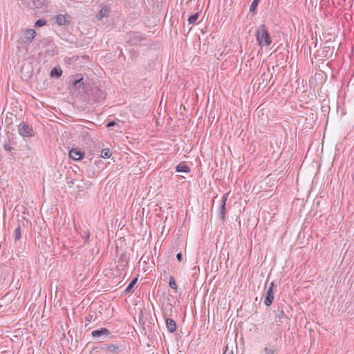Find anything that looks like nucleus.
I'll list each match as a JSON object with an SVG mask.
<instances>
[{
  "mask_svg": "<svg viewBox=\"0 0 354 354\" xmlns=\"http://www.w3.org/2000/svg\"><path fill=\"white\" fill-rule=\"evenodd\" d=\"M36 35L35 30L29 28L24 30L23 35L17 40V47L20 51H28L29 45Z\"/></svg>",
  "mask_w": 354,
  "mask_h": 354,
  "instance_id": "f257e3e1",
  "label": "nucleus"
},
{
  "mask_svg": "<svg viewBox=\"0 0 354 354\" xmlns=\"http://www.w3.org/2000/svg\"><path fill=\"white\" fill-rule=\"evenodd\" d=\"M257 43L261 46H268L272 43V39L264 24L260 25L255 32Z\"/></svg>",
  "mask_w": 354,
  "mask_h": 354,
  "instance_id": "f03ea898",
  "label": "nucleus"
},
{
  "mask_svg": "<svg viewBox=\"0 0 354 354\" xmlns=\"http://www.w3.org/2000/svg\"><path fill=\"white\" fill-rule=\"evenodd\" d=\"M122 350V346L118 344H104L100 347H94L93 348V351H96L99 354H103V353L120 354Z\"/></svg>",
  "mask_w": 354,
  "mask_h": 354,
  "instance_id": "7ed1b4c3",
  "label": "nucleus"
},
{
  "mask_svg": "<svg viewBox=\"0 0 354 354\" xmlns=\"http://www.w3.org/2000/svg\"><path fill=\"white\" fill-rule=\"evenodd\" d=\"M18 131L21 136L23 138H31L35 136V131L33 127L24 122H21L18 125Z\"/></svg>",
  "mask_w": 354,
  "mask_h": 354,
  "instance_id": "20e7f679",
  "label": "nucleus"
},
{
  "mask_svg": "<svg viewBox=\"0 0 354 354\" xmlns=\"http://www.w3.org/2000/svg\"><path fill=\"white\" fill-rule=\"evenodd\" d=\"M145 40L138 32H129L126 36V41L133 46H141Z\"/></svg>",
  "mask_w": 354,
  "mask_h": 354,
  "instance_id": "39448f33",
  "label": "nucleus"
},
{
  "mask_svg": "<svg viewBox=\"0 0 354 354\" xmlns=\"http://www.w3.org/2000/svg\"><path fill=\"white\" fill-rule=\"evenodd\" d=\"M111 331L106 328H100L91 332L93 337L97 339L100 342H104L111 337Z\"/></svg>",
  "mask_w": 354,
  "mask_h": 354,
  "instance_id": "423d86ee",
  "label": "nucleus"
},
{
  "mask_svg": "<svg viewBox=\"0 0 354 354\" xmlns=\"http://www.w3.org/2000/svg\"><path fill=\"white\" fill-rule=\"evenodd\" d=\"M90 97L94 102H100L104 100V91L98 86H94L91 90Z\"/></svg>",
  "mask_w": 354,
  "mask_h": 354,
  "instance_id": "0eeeda50",
  "label": "nucleus"
},
{
  "mask_svg": "<svg viewBox=\"0 0 354 354\" xmlns=\"http://www.w3.org/2000/svg\"><path fill=\"white\" fill-rule=\"evenodd\" d=\"M272 78V74L270 72L269 68L264 71L261 75L260 78L258 79V89L260 88H265Z\"/></svg>",
  "mask_w": 354,
  "mask_h": 354,
  "instance_id": "6e6552de",
  "label": "nucleus"
},
{
  "mask_svg": "<svg viewBox=\"0 0 354 354\" xmlns=\"http://www.w3.org/2000/svg\"><path fill=\"white\" fill-rule=\"evenodd\" d=\"M274 300V292L272 287H269L263 295V303L266 306H270Z\"/></svg>",
  "mask_w": 354,
  "mask_h": 354,
  "instance_id": "1a4fd4ad",
  "label": "nucleus"
},
{
  "mask_svg": "<svg viewBox=\"0 0 354 354\" xmlns=\"http://www.w3.org/2000/svg\"><path fill=\"white\" fill-rule=\"evenodd\" d=\"M55 19V23L59 26H68L71 24V17L68 15H58Z\"/></svg>",
  "mask_w": 354,
  "mask_h": 354,
  "instance_id": "9d476101",
  "label": "nucleus"
},
{
  "mask_svg": "<svg viewBox=\"0 0 354 354\" xmlns=\"http://www.w3.org/2000/svg\"><path fill=\"white\" fill-rule=\"evenodd\" d=\"M228 197V194H225L222 196L221 203L219 207V217L222 221H224L225 216V205Z\"/></svg>",
  "mask_w": 354,
  "mask_h": 354,
  "instance_id": "9b49d317",
  "label": "nucleus"
},
{
  "mask_svg": "<svg viewBox=\"0 0 354 354\" xmlns=\"http://www.w3.org/2000/svg\"><path fill=\"white\" fill-rule=\"evenodd\" d=\"M84 156V152L76 149H72L69 151V157L70 158L74 160H79L83 158Z\"/></svg>",
  "mask_w": 354,
  "mask_h": 354,
  "instance_id": "f8f14e48",
  "label": "nucleus"
},
{
  "mask_svg": "<svg viewBox=\"0 0 354 354\" xmlns=\"http://www.w3.org/2000/svg\"><path fill=\"white\" fill-rule=\"evenodd\" d=\"M165 324L167 330L169 333H174L176 330V323L173 319L166 318Z\"/></svg>",
  "mask_w": 354,
  "mask_h": 354,
  "instance_id": "ddd939ff",
  "label": "nucleus"
},
{
  "mask_svg": "<svg viewBox=\"0 0 354 354\" xmlns=\"http://www.w3.org/2000/svg\"><path fill=\"white\" fill-rule=\"evenodd\" d=\"M276 318L280 322H283V319H288V317L286 316V313H284V311L283 310V307L281 306H278L277 313L276 314Z\"/></svg>",
  "mask_w": 354,
  "mask_h": 354,
  "instance_id": "4468645a",
  "label": "nucleus"
},
{
  "mask_svg": "<svg viewBox=\"0 0 354 354\" xmlns=\"http://www.w3.org/2000/svg\"><path fill=\"white\" fill-rule=\"evenodd\" d=\"M176 170L177 172L189 173L190 171V168L184 162H180L176 166Z\"/></svg>",
  "mask_w": 354,
  "mask_h": 354,
  "instance_id": "2eb2a0df",
  "label": "nucleus"
},
{
  "mask_svg": "<svg viewBox=\"0 0 354 354\" xmlns=\"http://www.w3.org/2000/svg\"><path fill=\"white\" fill-rule=\"evenodd\" d=\"M138 282V277H135L132 281L130 282V283L127 286V287L124 290V293L128 294L130 292H132V289L134 287V286Z\"/></svg>",
  "mask_w": 354,
  "mask_h": 354,
  "instance_id": "dca6fc26",
  "label": "nucleus"
},
{
  "mask_svg": "<svg viewBox=\"0 0 354 354\" xmlns=\"http://www.w3.org/2000/svg\"><path fill=\"white\" fill-rule=\"evenodd\" d=\"M277 351L275 345H266L264 348L265 354H274Z\"/></svg>",
  "mask_w": 354,
  "mask_h": 354,
  "instance_id": "f3484780",
  "label": "nucleus"
},
{
  "mask_svg": "<svg viewBox=\"0 0 354 354\" xmlns=\"http://www.w3.org/2000/svg\"><path fill=\"white\" fill-rule=\"evenodd\" d=\"M36 8H42L44 6H47L48 1L46 0H33Z\"/></svg>",
  "mask_w": 354,
  "mask_h": 354,
  "instance_id": "a211bd4d",
  "label": "nucleus"
},
{
  "mask_svg": "<svg viewBox=\"0 0 354 354\" xmlns=\"http://www.w3.org/2000/svg\"><path fill=\"white\" fill-rule=\"evenodd\" d=\"M15 240L19 241L21 238V228L20 225H18L17 227L15 229L14 232Z\"/></svg>",
  "mask_w": 354,
  "mask_h": 354,
  "instance_id": "6ab92c4d",
  "label": "nucleus"
},
{
  "mask_svg": "<svg viewBox=\"0 0 354 354\" xmlns=\"http://www.w3.org/2000/svg\"><path fill=\"white\" fill-rule=\"evenodd\" d=\"M112 155V152L109 148H106L102 150L101 156L104 158H109Z\"/></svg>",
  "mask_w": 354,
  "mask_h": 354,
  "instance_id": "aec40b11",
  "label": "nucleus"
},
{
  "mask_svg": "<svg viewBox=\"0 0 354 354\" xmlns=\"http://www.w3.org/2000/svg\"><path fill=\"white\" fill-rule=\"evenodd\" d=\"M108 12H109V8H102L97 15V17L99 18V19H102L103 17H106Z\"/></svg>",
  "mask_w": 354,
  "mask_h": 354,
  "instance_id": "412c9836",
  "label": "nucleus"
},
{
  "mask_svg": "<svg viewBox=\"0 0 354 354\" xmlns=\"http://www.w3.org/2000/svg\"><path fill=\"white\" fill-rule=\"evenodd\" d=\"M169 286L171 289L174 290L176 292L177 291L178 286L174 277H171L169 278Z\"/></svg>",
  "mask_w": 354,
  "mask_h": 354,
  "instance_id": "4be33fe9",
  "label": "nucleus"
},
{
  "mask_svg": "<svg viewBox=\"0 0 354 354\" xmlns=\"http://www.w3.org/2000/svg\"><path fill=\"white\" fill-rule=\"evenodd\" d=\"M50 75L52 77H59L62 75V71L60 69H57L56 68H54L50 71Z\"/></svg>",
  "mask_w": 354,
  "mask_h": 354,
  "instance_id": "5701e85b",
  "label": "nucleus"
},
{
  "mask_svg": "<svg viewBox=\"0 0 354 354\" xmlns=\"http://www.w3.org/2000/svg\"><path fill=\"white\" fill-rule=\"evenodd\" d=\"M259 1L260 0H253L250 8V12L255 13V10L257 9V7L258 6Z\"/></svg>",
  "mask_w": 354,
  "mask_h": 354,
  "instance_id": "b1692460",
  "label": "nucleus"
},
{
  "mask_svg": "<svg viewBox=\"0 0 354 354\" xmlns=\"http://www.w3.org/2000/svg\"><path fill=\"white\" fill-rule=\"evenodd\" d=\"M198 16H199L198 13H195V14H194V15H192L189 16V18H188V19H187V20H188V22H189V24H194V23L196 22V21L198 19Z\"/></svg>",
  "mask_w": 354,
  "mask_h": 354,
  "instance_id": "393cba45",
  "label": "nucleus"
},
{
  "mask_svg": "<svg viewBox=\"0 0 354 354\" xmlns=\"http://www.w3.org/2000/svg\"><path fill=\"white\" fill-rule=\"evenodd\" d=\"M84 77H80L78 80H75L73 82V85L77 87H81L84 84Z\"/></svg>",
  "mask_w": 354,
  "mask_h": 354,
  "instance_id": "a878e982",
  "label": "nucleus"
},
{
  "mask_svg": "<svg viewBox=\"0 0 354 354\" xmlns=\"http://www.w3.org/2000/svg\"><path fill=\"white\" fill-rule=\"evenodd\" d=\"M46 24V21L45 19H38L35 22V26L37 27H41Z\"/></svg>",
  "mask_w": 354,
  "mask_h": 354,
  "instance_id": "bb28decb",
  "label": "nucleus"
},
{
  "mask_svg": "<svg viewBox=\"0 0 354 354\" xmlns=\"http://www.w3.org/2000/svg\"><path fill=\"white\" fill-rule=\"evenodd\" d=\"M117 123L115 122V121H109L107 124H106V127L109 128V127H114L115 125H116Z\"/></svg>",
  "mask_w": 354,
  "mask_h": 354,
  "instance_id": "cd10ccee",
  "label": "nucleus"
},
{
  "mask_svg": "<svg viewBox=\"0 0 354 354\" xmlns=\"http://www.w3.org/2000/svg\"><path fill=\"white\" fill-rule=\"evenodd\" d=\"M176 259L179 262H181L183 261V254L179 252L176 255Z\"/></svg>",
  "mask_w": 354,
  "mask_h": 354,
  "instance_id": "c85d7f7f",
  "label": "nucleus"
},
{
  "mask_svg": "<svg viewBox=\"0 0 354 354\" xmlns=\"http://www.w3.org/2000/svg\"><path fill=\"white\" fill-rule=\"evenodd\" d=\"M89 236H90V233L88 231L86 232V238H85V241H84V243H88V239H89Z\"/></svg>",
  "mask_w": 354,
  "mask_h": 354,
  "instance_id": "c756f323",
  "label": "nucleus"
},
{
  "mask_svg": "<svg viewBox=\"0 0 354 354\" xmlns=\"http://www.w3.org/2000/svg\"><path fill=\"white\" fill-rule=\"evenodd\" d=\"M92 318H93V315H88L86 317V320L87 322H91Z\"/></svg>",
  "mask_w": 354,
  "mask_h": 354,
  "instance_id": "7c9ffc66",
  "label": "nucleus"
},
{
  "mask_svg": "<svg viewBox=\"0 0 354 354\" xmlns=\"http://www.w3.org/2000/svg\"><path fill=\"white\" fill-rule=\"evenodd\" d=\"M223 354H233V351H228L227 349V346H226V349L225 351L223 352Z\"/></svg>",
  "mask_w": 354,
  "mask_h": 354,
  "instance_id": "2f4dec72",
  "label": "nucleus"
},
{
  "mask_svg": "<svg viewBox=\"0 0 354 354\" xmlns=\"http://www.w3.org/2000/svg\"><path fill=\"white\" fill-rule=\"evenodd\" d=\"M2 269H3V267L0 264V280L2 278Z\"/></svg>",
  "mask_w": 354,
  "mask_h": 354,
  "instance_id": "473e14b6",
  "label": "nucleus"
},
{
  "mask_svg": "<svg viewBox=\"0 0 354 354\" xmlns=\"http://www.w3.org/2000/svg\"><path fill=\"white\" fill-rule=\"evenodd\" d=\"M4 148H5V149H6V150H8V151H10V150H11V149H12V147H8V146H7V145H5Z\"/></svg>",
  "mask_w": 354,
  "mask_h": 354,
  "instance_id": "72a5a7b5",
  "label": "nucleus"
},
{
  "mask_svg": "<svg viewBox=\"0 0 354 354\" xmlns=\"http://www.w3.org/2000/svg\"><path fill=\"white\" fill-rule=\"evenodd\" d=\"M274 286V282L270 283L269 287H272V290H273Z\"/></svg>",
  "mask_w": 354,
  "mask_h": 354,
  "instance_id": "f704fd0d",
  "label": "nucleus"
},
{
  "mask_svg": "<svg viewBox=\"0 0 354 354\" xmlns=\"http://www.w3.org/2000/svg\"><path fill=\"white\" fill-rule=\"evenodd\" d=\"M7 121H8V122H10V120H8V118H6V122H7Z\"/></svg>",
  "mask_w": 354,
  "mask_h": 354,
  "instance_id": "c9c22d12",
  "label": "nucleus"
},
{
  "mask_svg": "<svg viewBox=\"0 0 354 354\" xmlns=\"http://www.w3.org/2000/svg\"><path fill=\"white\" fill-rule=\"evenodd\" d=\"M7 121H8V122H10V120H8V118H6V122H7Z\"/></svg>",
  "mask_w": 354,
  "mask_h": 354,
  "instance_id": "e433bc0d",
  "label": "nucleus"
}]
</instances>
